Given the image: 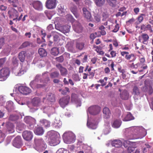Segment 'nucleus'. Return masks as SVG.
<instances>
[{"label": "nucleus", "instance_id": "obj_62", "mask_svg": "<svg viewBox=\"0 0 153 153\" xmlns=\"http://www.w3.org/2000/svg\"><path fill=\"white\" fill-rule=\"evenodd\" d=\"M68 152L63 149H60L58 150L56 153H68Z\"/></svg>", "mask_w": 153, "mask_h": 153}, {"label": "nucleus", "instance_id": "obj_51", "mask_svg": "<svg viewBox=\"0 0 153 153\" xmlns=\"http://www.w3.org/2000/svg\"><path fill=\"white\" fill-rule=\"evenodd\" d=\"M18 88L17 87H16L13 90V93L10 94V95L12 96H19V93H18L17 91Z\"/></svg>", "mask_w": 153, "mask_h": 153}, {"label": "nucleus", "instance_id": "obj_43", "mask_svg": "<svg viewBox=\"0 0 153 153\" xmlns=\"http://www.w3.org/2000/svg\"><path fill=\"white\" fill-rule=\"evenodd\" d=\"M110 131V125L109 123H106L105 126V128L104 129V133L105 134H108Z\"/></svg>", "mask_w": 153, "mask_h": 153}, {"label": "nucleus", "instance_id": "obj_40", "mask_svg": "<svg viewBox=\"0 0 153 153\" xmlns=\"http://www.w3.org/2000/svg\"><path fill=\"white\" fill-rule=\"evenodd\" d=\"M96 5L99 7L103 6L105 2V0H94Z\"/></svg>", "mask_w": 153, "mask_h": 153}, {"label": "nucleus", "instance_id": "obj_11", "mask_svg": "<svg viewBox=\"0 0 153 153\" xmlns=\"http://www.w3.org/2000/svg\"><path fill=\"white\" fill-rule=\"evenodd\" d=\"M82 15L88 21H91L92 20L91 13L85 7L82 9Z\"/></svg>", "mask_w": 153, "mask_h": 153}, {"label": "nucleus", "instance_id": "obj_1", "mask_svg": "<svg viewBox=\"0 0 153 153\" xmlns=\"http://www.w3.org/2000/svg\"><path fill=\"white\" fill-rule=\"evenodd\" d=\"M127 131L130 132L133 136L129 137L131 140L142 138L147 134L145 129L142 126H133L126 129Z\"/></svg>", "mask_w": 153, "mask_h": 153}, {"label": "nucleus", "instance_id": "obj_12", "mask_svg": "<svg viewBox=\"0 0 153 153\" xmlns=\"http://www.w3.org/2000/svg\"><path fill=\"white\" fill-rule=\"evenodd\" d=\"M24 121L25 122L29 125V128L30 129H32L33 128V125L36 124V120L30 116H26L24 119Z\"/></svg>", "mask_w": 153, "mask_h": 153}, {"label": "nucleus", "instance_id": "obj_31", "mask_svg": "<svg viewBox=\"0 0 153 153\" xmlns=\"http://www.w3.org/2000/svg\"><path fill=\"white\" fill-rule=\"evenodd\" d=\"M71 12L74 14L76 18H78L79 17V14L77 12V7L76 6H74L71 8Z\"/></svg>", "mask_w": 153, "mask_h": 153}, {"label": "nucleus", "instance_id": "obj_54", "mask_svg": "<svg viewBox=\"0 0 153 153\" xmlns=\"http://www.w3.org/2000/svg\"><path fill=\"white\" fill-rule=\"evenodd\" d=\"M30 45H32V43L26 41L22 44V48L25 47Z\"/></svg>", "mask_w": 153, "mask_h": 153}, {"label": "nucleus", "instance_id": "obj_35", "mask_svg": "<svg viewBox=\"0 0 153 153\" xmlns=\"http://www.w3.org/2000/svg\"><path fill=\"white\" fill-rule=\"evenodd\" d=\"M120 95L121 98L124 100H127L128 98V93L126 90L123 91L122 93L120 94Z\"/></svg>", "mask_w": 153, "mask_h": 153}, {"label": "nucleus", "instance_id": "obj_3", "mask_svg": "<svg viewBox=\"0 0 153 153\" xmlns=\"http://www.w3.org/2000/svg\"><path fill=\"white\" fill-rule=\"evenodd\" d=\"M33 148L37 151L40 152L44 150L47 148V145L43 140L41 138H35Z\"/></svg>", "mask_w": 153, "mask_h": 153}, {"label": "nucleus", "instance_id": "obj_64", "mask_svg": "<svg viewBox=\"0 0 153 153\" xmlns=\"http://www.w3.org/2000/svg\"><path fill=\"white\" fill-rule=\"evenodd\" d=\"M98 82H100L102 84L101 86H104L106 84V82H104V80L100 79L97 81Z\"/></svg>", "mask_w": 153, "mask_h": 153}, {"label": "nucleus", "instance_id": "obj_55", "mask_svg": "<svg viewBox=\"0 0 153 153\" xmlns=\"http://www.w3.org/2000/svg\"><path fill=\"white\" fill-rule=\"evenodd\" d=\"M59 75V72L55 71L52 73L50 75L51 76L52 78H54L57 77Z\"/></svg>", "mask_w": 153, "mask_h": 153}, {"label": "nucleus", "instance_id": "obj_42", "mask_svg": "<svg viewBox=\"0 0 153 153\" xmlns=\"http://www.w3.org/2000/svg\"><path fill=\"white\" fill-rule=\"evenodd\" d=\"M38 53L42 57L45 56L47 55V52L43 48H39L38 50Z\"/></svg>", "mask_w": 153, "mask_h": 153}, {"label": "nucleus", "instance_id": "obj_8", "mask_svg": "<svg viewBox=\"0 0 153 153\" xmlns=\"http://www.w3.org/2000/svg\"><path fill=\"white\" fill-rule=\"evenodd\" d=\"M100 111V107L97 105H94L89 107L87 111V114L88 112L92 115H95L99 114Z\"/></svg>", "mask_w": 153, "mask_h": 153}, {"label": "nucleus", "instance_id": "obj_18", "mask_svg": "<svg viewBox=\"0 0 153 153\" xmlns=\"http://www.w3.org/2000/svg\"><path fill=\"white\" fill-rule=\"evenodd\" d=\"M140 91L137 86H134L133 89V94L134 95V98L135 100H138L140 98Z\"/></svg>", "mask_w": 153, "mask_h": 153}, {"label": "nucleus", "instance_id": "obj_10", "mask_svg": "<svg viewBox=\"0 0 153 153\" xmlns=\"http://www.w3.org/2000/svg\"><path fill=\"white\" fill-rule=\"evenodd\" d=\"M55 101L54 95L51 93H48L46 96V98H43V102L45 103H48V104L51 105Z\"/></svg>", "mask_w": 153, "mask_h": 153}, {"label": "nucleus", "instance_id": "obj_30", "mask_svg": "<svg viewBox=\"0 0 153 153\" xmlns=\"http://www.w3.org/2000/svg\"><path fill=\"white\" fill-rule=\"evenodd\" d=\"M73 28L75 31L77 33H80L82 30V27L81 24L79 23H77L76 25H73Z\"/></svg>", "mask_w": 153, "mask_h": 153}, {"label": "nucleus", "instance_id": "obj_52", "mask_svg": "<svg viewBox=\"0 0 153 153\" xmlns=\"http://www.w3.org/2000/svg\"><path fill=\"white\" fill-rule=\"evenodd\" d=\"M11 50V47L8 46L7 48H5L4 49L3 52L6 55H7L10 52V51Z\"/></svg>", "mask_w": 153, "mask_h": 153}, {"label": "nucleus", "instance_id": "obj_5", "mask_svg": "<svg viewBox=\"0 0 153 153\" xmlns=\"http://www.w3.org/2000/svg\"><path fill=\"white\" fill-rule=\"evenodd\" d=\"M55 28L56 29L60 31L61 32L65 33H68L70 31L71 26L70 25L62 26L56 20L54 22Z\"/></svg>", "mask_w": 153, "mask_h": 153}, {"label": "nucleus", "instance_id": "obj_17", "mask_svg": "<svg viewBox=\"0 0 153 153\" xmlns=\"http://www.w3.org/2000/svg\"><path fill=\"white\" fill-rule=\"evenodd\" d=\"M22 145L21 141V137L18 136L14 139L13 141V145L17 148H19Z\"/></svg>", "mask_w": 153, "mask_h": 153}, {"label": "nucleus", "instance_id": "obj_26", "mask_svg": "<svg viewBox=\"0 0 153 153\" xmlns=\"http://www.w3.org/2000/svg\"><path fill=\"white\" fill-rule=\"evenodd\" d=\"M103 113L104 117L106 119L109 118L111 114L109 109L107 107H105L103 108Z\"/></svg>", "mask_w": 153, "mask_h": 153}, {"label": "nucleus", "instance_id": "obj_49", "mask_svg": "<svg viewBox=\"0 0 153 153\" xmlns=\"http://www.w3.org/2000/svg\"><path fill=\"white\" fill-rule=\"evenodd\" d=\"M94 15L95 21L97 22H99L100 20V14L99 13H95Z\"/></svg>", "mask_w": 153, "mask_h": 153}, {"label": "nucleus", "instance_id": "obj_46", "mask_svg": "<svg viewBox=\"0 0 153 153\" xmlns=\"http://www.w3.org/2000/svg\"><path fill=\"white\" fill-rule=\"evenodd\" d=\"M40 102V99L39 98L35 97L33 98L32 100V102L34 106H37L39 105Z\"/></svg>", "mask_w": 153, "mask_h": 153}, {"label": "nucleus", "instance_id": "obj_24", "mask_svg": "<svg viewBox=\"0 0 153 153\" xmlns=\"http://www.w3.org/2000/svg\"><path fill=\"white\" fill-rule=\"evenodd\" d=\"M90 119L88 116L87 126L91 129H96L97 127V123L96 122L94 123V122H90Z\"/></svg>", "mask_w": 153, "mask_h": 153}, {"label": "nucleus", "instance_id": "obj_19", "mask_svg": "<svg viewBox=\"0 0 153 153\" xmlns=\"http://www.w3.org/2000/svg\"><path fill=\"white\" fill-rule=\"evenodd\" d=\"M71 101L76 104V107L80 106L81 105L80 100L78 98L76 94H72Z\"/></svg>", "mask_w": 153, "mask_h": 153}, {"label": "nucleus", "instance_id": "obj_56", "mask_svg": "<svg viewBox=\"0 0 153 153\" xmlns=\"http://www.w3.org/2000/svg\"><path fill=\"white\" fill-rule=\"evenodd\" d=\"M145 15L143 14H141L140 15L138 16L137 18L138 21L139 23H140L143 21V17L145 16Z\"/></svg>", "mask_w": 153, "mask_h": 153}, {"label": "nucleus", "instance_id": "obj_20", "mask_svg": "<svg viewBox=\"0 0 153 153\" xmlns=\"http://www.w3.org/2000/svg\"><path fill=\"white\" fill-rule=\"evenodd\" d=\"M33 7L36 10H41L42 9V3L39 1H33L32 3Z\"/></svg>", "mask_w": 153, "mask_h": 153}, {"label": "nucleus", "instance_id": "obj_47", "mask_svg": "<svg viewBox=\"0 0 153 153\" xmlns=\"http://www.w3.org/2000/svg\"><path fill=\"white\" fill-rule=\"evenodd\" d=\"M25 127V125L23 123H19L17 124L16 128L19 130L22 131L23 129H24Z\"/></svg>", "mask_w": 153, "mask_h": 153}, {"label": "nucleus", "instance_id": "obj_28", "mask_svg": "<svg viewBox=\"0 0 153 153\" xmlns=\"http://www.w3.org/2000/svg\"><path fill=\"white\" fill-rule=\"evenodd\" d=\"M83 151H80L78 153H92L91 148L89 146L85 145L83 146Z\"/></svg>", "mask_w": 153, "mask_h": 153}, {"label": "nucleus", "instance_id": "obj_6", "mask_svg": "<svg viewBox=\"0 0 153 153\" xmlns=\"http://www.w3.org/2000/svg\"><path fill=\"white\" fill-rule=\"evenodd\" d=\"M10 71L8 68H4L0 70V81L6 80L9 76Z\"/></svg>", "mask_w": 153, "mask_h": 153}, {"label": "nucleus", "instance_id": "obj_33", "mask_svg": "<svg viewBox=\"0 0 153 153\" xmlns=\"http://www.w3.org/2000/svg\"><path fill=\"white\" fill-rule=\"evenodd\" d=\"M49 73L48 72H45L42 74V77L43 79H45L44 82L45 83H47L49 81Z\"/></svg>", "mask_w": 153, "mask_h": 153}, {"label": "nucleus", "instance_id": "obj_15", "mask_svg": "<svg viewBox=\"0 0 153 153\" xmlns=\"http://www.w3.org/2000/svg\"><path fill=\"white\" fill-rule=\"evenodd\" d=\"M56 0H47L45 4L47 8L48 9L55 8L56 4Z\"/></svg>", "mask_w": 153, "mask_h": 153}, {"label": "nucleus", "instance_id": "obj_23", "mask_svg": "<svg viewBox=\"0 0 153 153\" xmlns=\"http://www.w3.org/2000/svg\"><path fill=\"white\" fill-rule=\"evenodd\" d=\"M43 111V112L45 113L52 114L54 112V108L50 106H48V105H46L45 106L43 105L42 108Z\"/></svg>", "mask_w": 153, "mask_h": 153}, {"label": "nucleus", "instance_id": "obj_34", "mask_svg": "<svg viewBox=\"0 0 153 153\" xmlns=\"http://www.w3.org/2000/svg\"><path fill=\"white\" fill-rule=\"evenodd\" d=\"M12 12L13 13L12 15L10 14V11H9L8 12V13L10 15V16H12L13 17H14V18L13 19V20H17V18L18 16V12H17V11L16 10H15L14 9H13L12 10Z\"/></svg>", "mask_w": 153, "mask_h": 153}, {"label": "nucleus", "instance_id": "obj_44", "mask_svg": "<svg viewBox=\"0 0 153 153\" xmlns=\"http://www.w3.org/2000/svg\"><path fill=\"white\" fill-rule=\"evenodd\" d=\"M13 102L11 101H8L7 102L6 108L9 111L13 107Z\"/></svg>", "mask_w": 153, "mask_h": 153}, {"label": "nucleus", "instance_id": "obj_41", "mask_svg": "<svg viewBox=\"0 0 153 153\" xmlns=\"http://www.w3.org/2000/svg\"><path fill=\"white\" fill-rule=\"evenodd\" d=\"M143 90L144 91L147 93L150 94H151L153 91V89L152 88V87L150 86H145L144 87Z\"/></svg>", "mask_w": 153, "mask_h": 153}, {"label": "nucleus", "instance_id": "obj_13", "mask_svg": "<svg viewBox=\"0 0 153 153\" xmlns=\"http://www.w3.org/2000/svg\"><path fill=\"white\" fill-rule=\"evenodd\" d=\"M27 69V68L25 65H22L20 70L13 69V72L16 76H20L24 74Z\"/></svg>", "mask_w": 153, "mask_h": 153}, {"label": "nucleus", "instance_id": "obj_14", "mask_svg": "<svg viewBox=\"0 0 153 153\" xmlns=\"http://www.w3.org/2000/svg\"><path fill=\"white\" fill-rule=\"evenodd\" d=\"M70 97L69 96H67L61 98L59 102V103L61 107L64 108L67 105L69 101Z\"/></svg>", "mask_w": 153, "mask_h": 153}, {"label": "nucleus", "instance_id": "obj_50", "mask_svg": "<svg viewBox=\"0 0 153 153\" xmlns=\"http://www.w3.org/2000/svg\"><path fill=\"white\" fill-rule=\"evenodd\" d=\"M52 36H53L54 41H56L58 38L59 34L56 31H52L51 33Z\"/></svg>", "mask_w": 153, "mask_h": 153}, {"label": "nucleus", "instance_id": "obj_60", "mask_svg": "<svg viewBox=\"0 0 153 153\" xmlns=\"http://www.w3.org/2000/svg\"><path fill=\"white\" fill-rule=\"evenodd\" d=\"M41 77V76H40V75H37L35 77V80L34 81H32L30 82V84L31 85V86L32 88H33V87L32 86V85L33 84V83H35V82H36L38 80V79L39 78L40 79Z\"/></svg>", "mask_w": 153, "mask_h": 153}, {"label": "nucleus", "instance_id": "obj_48", "mask_svg": "<svg viewBox=\"0 0 153 153\" xmlns=\"http://www.w3.org/2000/svg\"><path fill=\"white\" fill-rule=\"evenodd\" d=\"M76 47L80 50L82 49L84 47V44L82 42H77L76 44Z\"/></svg>", "mask_w": 153, "mask_h": 153}, {"label": "nucleus", "instance_id": "obj_45", "mask_svg": "<svg viewBox=\"0 0 153 153\" xmlns=\"http://www.w3.org/2000/svg\"><path fill=\"white\" fill-rule=\"evenodd\" d=\"M59 53V49L57 48H52L51 51V54L54 56L57 55Z\"/></svg>", "mask_w": 153, "mask_h": 153}, {"label": "nucleus", "instance_id": "obj_29", "mask_svg": "<svg viewBox=\"0 0 153 153\" xmlns=\"http://www.w3.org/2000/svg\"><path fill=\"white\" fill-rule=\"evenodd\" d=\"M44 132V131L42 127H38L36 128L34 130V133L37 135H42Z\"/></svg>", "mask_w": 153, "mask_h": 153}, {"label": "nucleus", "instance_id": "obj_7", "mask_svg": "<svg viewBox=\"0 0 153 153\" xmlns=\"http://www.w3.org/2000/svg\"><path fill=\"white\" fill-rule=\"evenodd\" d=\"M143 142L142 141L137 142H133L129 141L128 140H125L123 142V145L125 147H128L127 145L131 146L134 149L135 148L138 146L140 145L143 143Z\"/></svg>", "mask_w": 153, "mask_h": 153}, {"label": "nucleus", "instance_id": "obj_58", "mask_svg": "<svg viewBox=\"0 0 153 153\" xmlns=\"http://www.w3.org/2000/svg\"><path fill=\"white\" fill-rule=\"evenodd\" d=\"M18 119V117L16 115H11L9 117V120L12 121H14Z\"/></svg>", "mask_w": 153, "mask_h": 153}, {"label": "nucleus", "instance_id": "obj_37", "mask_svg": "<svg viewBox=\"0 0 153 153\" xmlns=\"http://www.w3.org/2000/svg\"><path fill=\"white\" fill-rule=\"evenodd\" d=\"M121 124V121L120 120H115L112 125V126L115 128H117L120 127Z\"/></svg>", "mask_w": 153, "mask_h": 153}, {"label": "nucleus", "instance_id": "obj_57", "mask_svg": "<svg viewBox=\"0 0 153 153\" xmlns=\"http://www.w3.org/2000/svg\"><path fill=\"white\" fill-rule=\"evenodd\" d=\"M4 137V134L2 133L1 131L0 130V143L3 141Z\"/></svg>", "mask_w": 153, "mask_h": 153}, {"label": "nucleus", "instance_id": "obj_9", "mask_svg": "<svg viewBox=\"0 0 153 153\" xmlns=\"http://www.w3.org/2000/svg\"><path fill=\"white\" fill-rule=\"evenodd\" d=\"M17 91L19 96L21 94L24 95H27L31 92V90L29 88L24 86L21 85L17 88Z\"/></svg>", "mask_w": 153, "mask_h": 153}, {"label": "nucleus", "instance_id": "obj_22", "mask_svg": "<svg viewBox=\"0 0 153 153\" xmlns=\"http://www.w3.org/2000/svg\"><path fill=\"white\" fill-rule=\"evenodd\" d=\"M149 39V36L146 34H143L139 37V41L144 44H146Z\"/></svg>", "mask_w": 153, "mask_h": 153}, {"label": "nucleus", "instance_id": "obj_38", "mask_svg": "<svg viewBox=\"0 0 153 153\" xmlns=\"http://www.w3.org/2000/svg\"><path fill=\"white\" fill-rule=\"evenodd\" d=\"M61 125L62 122L59 120H55L53 123V126L57 128H59Z\"/></svg>", "mask_w": 153, "mask_h": 153}, {"label": "nucleus", "instance_id": "obj_63", "mask_svg": "<svg viewBox=\"0 0 153 153\" xmlns=\"http://www.w3.org/2000/svg\"><path fill=\"white\" fill-rule=\"evenodd\" d=\"M128 146L127 148V151L128 153H131L134 151V148H132L131 146H130L128 145H127Z\"/></svg>", "mask_w": 153, "mask_h": 153}, {"label": "nucleus", "instance_id": "obj_21", "mask_svg": "<svg viewBox=\"0 0 153 153\" xmlns=\"http://www.w3.org/2000/svg\"><path fill=\"white\" fill-rule=\"evenodd\" d=\"M56 67L59 70L61 74L64 76H66L68 74V71L66 69L62 66L60 64L56 65Z\"/></svg>", "mask_w": 153, "mask_h": 153}, {"label": "nucleus", "instance_id": "obj_36", "mask_svg": "<svg viewBox=\"0 0 153 153\" xmlns=\"http://www.w3.org/2000/svg\"><path fill=\"white\" fill-rule=\"evenodd\" d=\"M41 124L46 128L50 126V123L49 121L45 119H42L40 120Z\"/></svg>", "mask_w": 153, "mask_h": 153}, {"label": "nucleus", "instance_id": "obj_2", "mask_svg": "<svg viewBox=\"0 0 153 153\" xmlns=\"http://www.w3.org/2000/svg\"><path fill=\"white\" fill-rule=\"evenodd\" d=\"M49 136V143L51 146H55L60 142L58 133L54 131H51L48 132Z\"/></svg>", "mask_w": 153, "mask_h": 153}, {"label": "nucleus", "instance_id": "obj_16", "mask_svg": "<svg viewBox=\"0 0 153 153\" xmlns=\"http://www.w3.org/2000/svg\"><path fill=\"white\" fill-rule=\"evenodd\" d=\"M23 138L26 140L30 141L32 140L33 134L32 133L28 131H25L22 133Z\"/></svg>", "mask_w": 153, "mask_h": 153}, {"label": "nucleus", "instance_id": "obj_27", "mask_svg": "<svg viewBox=\"0 0 153 153\" xmlns=\"http://www.w3.org/2000/svg\"><path fill=\"white\" fill-rule=\"evenodd\" d=\"M111 144L112 146L118 148L121 146L122 143L120 140H115L111 141Z\"/></svg>", "mask_w": 153, "mask_h": 153}, {"label": "nucleus", "instance_id": "obj_4", "mask_svg": "<svg viewBox=\"0 0 153 153\" xmlns=\"http://www.w3.org/2000/svg\"><path fill=\"white\" fill-rule=\"evenodd\" d=\"M64 142L67 144H71L74 143L76 140L75 134L71 131H67L64 133L63 135Z\"/></svg>", "mask_w": 153, "mask_h": 153}, {"label": "nucleus", "instance_id": "obj_53", "mask_svg": "<svg viewBox=\"0 0 153 153\" xmlns=\"http://www.w3.org/2000/svg\"><path fill=\"white\" fill-rule=\"evenodd\" d=\"M59 91L61 92L62 94L65 95L69 91V89L67 88H65L64 89H59Z\"/></svg>", "mask_w": 153, "mask_h": 153}, {"label": "nucleus", "instance_id": "obj_39", "mask_svg": "<svg viewBox=\"0 0 153 153\" xmlns=\"http://www.w3.org/2000/svg\"><path fill=\"white\" fill-rule=\"evenodd\" d=\"M26 52L22 51L20 52L19 55V59L22 62H23L25 60Z\"/></svg>", "mask_w": 153, "mask_h": 153}, {"label": "nucleus", "instance_id": "obj_61", "mask_svg": "<svg viewBox=\"0 0 153 153\" xmlns=\"http://www.w3.org/2000/svg\"><path fill=\"white\" fill-rule=\"evenodd\" d=\"M12 63L15 66H17L18 64V60L16 57H14L13 58Z\"/></svg>", "mask_w": 153, "mask_h": 153}, {"label": "nucleus", "instance_id": "obj_59", "mask_svg": "<svg viewBox=\"0 0 153 153\" xmlns=\"http://www.w3.org/2000/svg\"><path fill=\"white\" fill-rule=\"evenodd\" d=\"M109 3L110 5L112 6H114L116 3V0H107Z\"/></svg>", "mask_w": 153, "mask_h": 153}, {"label": "nucleus", "instance_id": "obj_32", "mask_svg": "<svg viewBox=\"0 0 153 153\" xmlns=\"http://www.w3.org/2000/svg\"><path fill=\"white\" fill-rule=\"evenodd\" d=\"M125 58L126 59L129 60L130 62L134 61L136 59L134 55L133 54H126Z\"/></svg>", "mask_w": 153, "mask_h": 153}, {"label": "nucleus", "instance_id": "obj_25", "mask_svg": "<svg viewBox=\"0 0 153 153\" xmlns=\"http://www.w3.org/2000/svg\"><path fill=\"white\" fill-rule=\"evenodd\" d=\"M123 120L124 121H129L133 120L134 117L130 112H127L126 115L122 116Z\"/></svg>", "mask_w": 153, "mask_h": 153}]
</instances>
